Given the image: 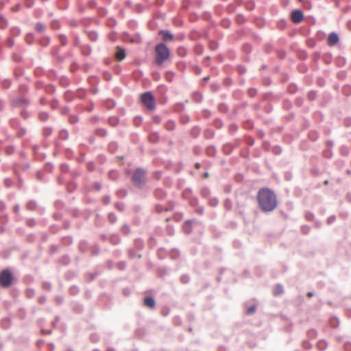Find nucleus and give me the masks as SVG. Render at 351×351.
<instances>
[{"instance_id":"obj_1","label":"nucleus","mask_w":351,"mask_h":351,"mask_svg":"<svg viewBox=\"0 0 351 351\" xmlns=\"http://www.w3.org/2000/svg\"><path fill=\"white\" fill-rule=\"evenodd\" d=\"M256 199L258 208L264 213H271L278 206V203L276 193L267 187L258 190Z\"/></svg>"},{"instance_id":"obj_2","label":"nucleus","mask_w":351,"mask_h":351,"mask_svg":"<svg viewBox=\"0 0 351 351\" xmlns=\"http://www.w3.org/2000/svg\"><path fill=\"white\" fill-rule=\"evenodd\" d=\"M155 51L156 53L155 61L157 65H162L170 57V51L169 48L162 43L156 45Z\"/></svg>"},{"instance_id":"obj_3","label":"nucleus","mask_w":351,"mask_h":351,"mask_svg":"<svg viewBox=\"0 0 351 351\" xmlns=\"http://www.w3.org/2000/svg\"><path fill=\"white\" fill-rule=\"evenodd\" d=\"M14 277L9 269L3 270L0 273V285L4 288H8L13 284Z\"/></svg>"},{"instance_id":"obj_4","label":"nucleus","mask_w":351,"mask_h":351,"mask_svg":"<svg viewBox=\"0 0 351 351\" xmlns=\"http://www.w3.org/2000/svg\"><path fill=\"white\" fill-rule=\"evenodd\" d=\"M142 103L149 109V110H152L155 108V98L153 94L149 92H145L141 95V97Z\"/></svg>"},{"instance_id":"obj_5","label":"nucleus","mask_w":351,"mask_h":351,"mask_svg":"<svg viewBox=\"0 0 351 351\" xmlns=\"http://www.w3.org/2000/svg\"><path fill=\"white\" fill-rule=\"evenodd\" d=\"M146 171L141 168L136 169L132 176L134 185L141 186L145 181Z\"/></svg>"},{"instance_id":"obj_6","label":"nucleus","mask_w":351,"mask_h":351,"mask_svg":"<svg viewBox=\"0 0 351 351\" xmlns=\"http://www.w3.org/2000/svg\"><path fill=\"white\" fill-rule=\"evenodd\" d=\"M304 18L303 13L300 10H295L291 12V19L295 23H300Z\"/></svg>"},{"instance_id":"obj_7","label":"nucleus","mask_w":351,"mask_h":351,"mask_svg":"<svg viewBox=\"0 0 351 351\" xmlns=\"http://www.w3.org/2000/svg\"><path fill=\"white\" fill-rule=\"evenodd\" d=\"M339 40V36L335 32H332L328 37V45L329 46L335 45Z\"/></svg>"},{"instance_id":"obj_8","label":"nucleus","mask_w":351,"mask_h":351,"mask_svg":"<svg viewBox=\"0 0 351 351\" xmlns=\"http://www.w3.org/2000/svg\"><path fill=\"white\" fill-rule=\"evenodd\" d=\"M115 56L118 60H119V61L123 60L125 58V49L120 47H117V50Z\"/></svg>"},{"instance_id":"obj_9","label":"nucleus","mask_w":351,"mask_h":351,"mask_svg":"<svg viewBox=\"0 0 351 351\" xmlns=\"http://www.w3.org/2000/svg\"><path fill=\"white\" fill-rule=\"evenodd\" d=\"M143 302L146 306H148L150 308H154L155 307V300L152 297L145 298Z\"/></svg>"},{"instance_id":"obj_10","label":"nucleus","mask_w":351,"mask_h":351,"mask_svg":"<svg viewBox=\"0 0 351 351\" xmlns=\"http://www.w3.org/2000/svg\"><path fill=\"white\" fill-rule=\"evenodd\" d=\"M193 222H194V220H188L184 223L183 228L186 233L189 234L191 232V230H192L191 225Z\"/></svg>"},{"instance_id":"obj_11","label":"nucleus","mask_w":351,"mask_h":351,"mask_svg":"<svg viewBox=\"0 0 351 351\" xmlns=\"http://www.w3.org/2000/svg\"><path fill=\"white\" fill-rule=\"evenodd\" d=\"M317 347L319 350H324L328 347V343L324 339L319 340L317 343Z\"/></svg>"},{"instance_id":"obj_12","label":"nucleus","mask_w":351,"mask_h":351,"mask_svg":"<svg viewBox=\"0 0 351 351\" xmlns=\"http://www.w3.org/2000/svg\"><path fill=\"white\" fill-rule=\"evenodd\" d=\"M284 292V289H283V287L282 285L278 284V285H276L274 290V295H281Z\"/></svg>"},{"instance_id":"obj_13","label":"nucleus","mask_w":351,"mask_h":351,"mask_svg":"<svg viewBox=\"0 0 351 351\" xmlns=\"http://www.w3.org/2000/svg\"><path fill=\"white\" fill-rule=\"evenodd\" d=\"M160 34H163L164 40L167 41L168 40H173V36L169 31H161Z\"/></svg>"},{"instance_id":"obj_14","label":"nucleus","mask_w":351,"mask_h":351,"mask_svg":"<svg viewBox=\"0 0 351 351\" xmlns=\"http://www.w3.org/2000/svg\"><path fill=\"white\" fill-rule=\"evenodd\" d=\"M180 280L182 284H187L190 281V276L188 274H183L181 276Z\"/></svg>"},{"instance_id":"obj_15","label":"nucleus","mask_w":351,"mask_h":351,"mask_svg":"<svg viewBox=\"0 0 351 351\" xmlns=\"http://www.w3.org/2000/svg\"><path fill=\"white\" fill-rule=\"evenodd\" d=\"M219 201L216 197L209 199L208 204L212 207H216L218 205Z\"/></svg>"},{"instance_id":"obj_16","label":"nucleus","mask_w":351,"mask_h":351,"mask_svg":"<svg viewBox=\"0 0 351 351\" xmlns=\"http://www.w3.org/2000/svg\"><path fill=\"white\" fill-rule=\"evenodd\" d=\"M223 206L227 210H230L232 208V201L230 199H225Z\"/></svg>"},{"instance_id":"obj_17","label":"nucleus","mask_w":351,"mask_h":351,"mask_svg":"<svg viewBox=\"0 0 351 351\" xmlns=\"http://www.w3.org/2000/svg\"><path fill=\"white\" fill-rule=\"evenodd\" d=\"M27 207L29 210H34L36 207V203L34 201H30L28 202Z\"/></svg>"},{"instance_id":"obj_18","label":"nucleus","mask_w":351,"mask_h":351,"mask_svg":"<svg viewBox=\"0 0 351 351\" xmlns=\"http://www.w3.org/2000/svg\"><path fill=\"white\" fill-rule=\"evenodd\" d=\"M45 25L43 24V23H38L36 25V29L38 31V32H43L45 30Z\"/></svg>"},{"instance_id":"obj_19","label":"nucleus","mask_w":351,"mask_h":351,"mask_svg":"<svg viewBox=\"0 0 351 351\" xmlns=\"http://www.w3.org/2000/svg\"><path fill=\"white\" fill-rule=\"evenodd\" d=\"M302 347L305 349H311L312 346L311 343L308 341H304L302 343Z\"/></svg>"},{"instance_id":"obj_20","label":"nucleus","mask_w":351,"mask_h":351,"mask_svg":"<svg viewBox=\"0 0 351 351\" xmlns=\"http://www.w3.org/2000/svg\"><path fill=\"white\" fill-rule=\"evenodd\" d=\"M39 117L41 120L43 121H45L48 119L49 117V115L47 112H40L39 114Z\"/></svg>"},{"instance_id":"obj_21","label":"nucleus","mask_w":351,"mask_h":351,"mask_svg":"<svg viewBox=\"0 0 351 351\" xmlns=\"http://www.w3.org/2000/svg\"><path fill=\"white\" fill-rule=\"evenodd\" d=\"M108 219L109 221L111 222V223H114L117 221V218H116V216L113 213H110L108 215Z\"/></svg>"},{"instance_id":"obj_22","label":"nucleus","mask_w":351,"mask_h":351,"mask_svg":"<svg viewBox=\"0 0 351 351\" xmlns=\"http://www.w3.org/2000/svg\"><path fill=\"white\" fill-rule=\"evenodd\" d=\"M255 311H256V306L254 305H252L247 308V313L252 314L255 312Z\"/></svg>"},{"instance_id":"obj_23","label":"nucleus","mask_w":351,"mask_h":351,"mask_svg":"<svg viewBox=\"0 0 351 351\" xmlns=\"http://www.w3.org/2000/svg\"><path fill=\"white\" fill-rule=\"evenodd\" d=\"M60 136L63 139H66L68 138V132L66 130H62L60 132Z\"/></svg>"},{"instance_id":"obj_24","label":"nucleus","mask_w":351,"mask_h":351,"mask_svg":"<svg viewBox=\"0 0 351 351\" xmlns=\"http://www.w3.org/2000/svg\"><path fill=\"white\" fill-rule=\"evenodd\" d=\"M14 210L16 213H18L19 210V206L18 205L14 206Z\"/></svg>"},{"instance_id":"obj_25","label":"nucleus","mask_w":351,"mask_h":351,"mask_svg":"<svg viewBox=\"0 0 351 351\" xmlns=\"http://www.w3.org/2000/svg\"><path fill=\"white\" fill-rule=\"evenodd\" d=\"M135 121H138L139 123H141L142 122V118L141 117H136Z\"/></svg>"},{"instance_id":"obj_26","label":"nucleus","mask_w":351,"mask_h":351,"mask_svg":"<svg viewBox=\"0 0 351 351\" xmlns=\"http://www.w3.org/2000/svg\"><path fill=\"white\" fill-rule=\"evenodd\" d=\"M208 176H209V173L208 172H205L204 173V178H208Z\"/></svg>"},{"instance_id":"obj_27","label":"nucleus","mask_w":351,"mask_h":351,"mask_svg":"<svg viewBox=\"0 0 351 351\" xmlns=\"http://www.w3.org/2000/svg\"><path fill=\"white\" fill-rule=\"evenodd\" d=\"M313 295V293L312 292H308V293H307V296H308V298H311Z\"/></svg>"},{"instance_id":"obj_28","label":"nucleus","mask_w":351,"mask_h":351,"mask_svg":"<svg viewBox=\"0 0 351 351\" xmlns=\"http://www.w3.org/2000/svg\"><path fill=\"white\" fill-rule=\"evenodd\" d=\"M195 167L197 169H199L200 167V164L199 163H196L195 164Z\"/></svg>"},{"instance_id":"obj_29","label":"nucleus","mask_w":351,"mask_h":351,"mask_svg":"<svg viewBox=\"0 0 351 351\" xmlns=\"http://www.w3.org/2000/svg\"><path fill=\"white\" fill-rule=\"evenodd\" d=\"M71 289H73V291H77V287H72Z\"/></svg>"},{"instance_id":"obj_30","label":"nucleus","mask_w":351,"mask_h":351,"mask_svg":"<svg viewBox=\"0 0 351 351\" xmlns=\"http://www.w3.org/2000/svg\"><path fill=\"white\" fill-rule=\"evenodd\" d=\"M71 289H73V291H77V287H72Z\"/></svg>"},{"instance_id":"obj_31","label":"nucleus","mask_w":351,"mask_h":351,"mask_svg":"<svg viewBox=\"0 0 351 351\" xmlns=\"http://www.w3.org/2000/svg\"><path fill=\"white\" fill-rule=\"evenodd\" d=\"M106 201H107L106 202L107 204L109 203V202H110V197H107Z\"/></svg>"},{"instance_id":"obj_32","label":"nucleus","mask_w":351,"mask_h":351,"mask_svg":"<svg viewBox=\"0 0 351 351\" xmlns=\"http://www.w3.org/2000/svg\"><path fill=\"white\" fill-rule=\"evenodd\" d=\"M45 302V298H43V299H42V300H40V302Z\"/></svg>"},{"instance_id":"obj_33","label":"nucleus","mask_w":351,"mask_h":351,"mask_svg":"<svg viewBox=\"0 0 351 351\" xmlns=\"http://www.w3.org/2000/svg\"><path fill=\"white\" fill-rule=\"evenodd\" d=\"M112 173H116V171H111V172H110V174H112Z\"/></svg>"},{"instance_id":"obj_34","label":"nucleus","mask_w":351,"mask_h":351,"mask_svg":"<svg viewBox=\"0 0 351 351\" xmlns=\"http://www.w3.org/2000/svg\"><path fill=\"white\" fill-rule=\"evenodd\" d=\"M67 351H73L72 349H69Z\"/></svg>"}]
</instances>
